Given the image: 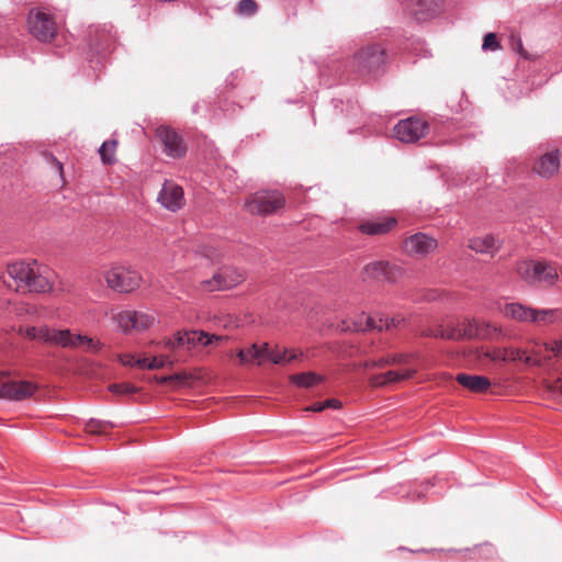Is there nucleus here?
I'll return each instance as SVG.
<instances>
[{
  "label": "nucleus",
  "instance_id": "1",
  "mask_svg": "<svg viewBox=\"0 0 562 562\" xmlns=\"http://www.w3.org/2000/svg\"><path fill=\"white\" fill-rule=\"evenodd\" d=\"M50 271L36 260L15 261L8 265L3 282L20 293H47L53 290Z\"/></svg>",
  "mask_w": 562,
  "mask_h": 562
},
{
  "label": "nucleus",
  "instance_id": "2",
  "mask_svg": "<svg viewBox=\"0 0 562 562\" xmlns=\"http://www.w3.org/2000/svg\"><path fill=\"white\" fill-rule=\"evenodd\" d=\"M502 313L509 319L537 327H547L562 319V311L559 308H535L521 303H507Z\"/></svg>",
  "mask_w": 562,
  "mask_h": 562
},
{
  "label": "nucleus",
  "instance_id": "3",
  "mask_svg": "<svg viewBox=\"0 0 562 562\" xmlns=\"http://www.w3.org/2000/svg\"><path fill=\"white\" fill-rule=\"evenodd\" d=\"M226 339L224 336L209 335L202 330L178 331L175 339L164 340V347L170 350L183 349L192 351L198 347H206Z\"/></svg>",
  "mask_w": 562,
  "mask_h": 562
},
{
  "label": "nucleus",
  "instance_id": "4",
  "mask_svg": "<svg viewBox=\"0 0 562 562\" xmlns=\"http://www.w3.org/2000/svg\"><path fill=\"white\" fill-rule=\"evenodd\" d=\"M517 274L530 284L543 283L552 285L558 279V271L551 263L525 260L516 266Z\"/></svg>",
  "mask_w": 562,
  "mask_h": 562
},
{
  "label": "nucleus",
  "instance_id": "5",
  "mask_svg": "<svg viewBox=\"0 0 562 562\" xmlns=\"http://www.w3.org/2000/svg\"><path fill=\"white\" fill-rule=\"evenodd\" d=\"M285 205L284 196L278 191H259L245 201L246 210L254 215H270Z\"/></svg>",
  "mask_w": 562,
  "mask_h": 562
},
{
  "label": "nucleus",
  "instance_id": "6",
  "mask_svg": "<svg viewBox=\"0 0 562 562\" xmlns=\"http://www.w3.org/2000/svg\"><path fill=\"white\" fill-rule=\"evenodd\" d=\"M104 279L110 289L119 293H128L140 285V276L130 268L113 266L104 272Z\"/></svg>",
  "mask_w": 562,
  "mask_h": 562
},
{
  "label": "nucleus",
  "instance_id": "7",
  "mask_svg": "<svg viewBox=\"0 0 562 562\" xmlns=\"http://www.w3.org/2000/svg\"><path fill=\"white\" fill-rule=\"evenodd\" d=\"M385 63V49L380 45H367L353 56L352 66L359 74L371 75Z\"/></svg>",
  "mask_w": 562,
  "mask_h": 562
},
{
  "label": "nucleus",
  "instance_id": "8",
  "mask_svg": "<svg viewBox=\"0 0 562 562\" xmlns=\"http://www.w3.org/2000/svg\"><path fill=\"white\" fill-rule=\"evenodd\" d=\"M244 271L233 267H223L218 269L211 279L200 283V289L205 292L227 290L245 281Z\"/></svg>",
  "mask_w": 562,
  "mask_h": 562
},
{
  "label": "nucleus",
  "instance_id": "9",
  "mask_svg": "<svg viewBox=\"0 0 562 562\" xmlns=\"http://www.w3.org/2000/svg\"><path fill=\"white\" fill-rule=\"evenodd\" d=\"M30 33L41 42H50L57 35V26L52 16L42 11H31L27 19Z\"/></svg>",
  "mask_w": 562,
  "mask_h": 562
},
{
  "label": "nucleus",
  "instance_id": "10",
  "mask_svg": "<svg viewBox=\"0 0 562 562\" xmlns=\"http://www.w3.org/2000/svg\"><path fill=\"white\" fill-rule=\"evenodd\" d=\"M428 133V123L417 117L400 121L394 127V136L402 143H415Z\"/></svg>",
  "mask_w": 562,
  "mask_h": 562
},
{
  "label": "nucleus",
  "instance_id": "11",
  "mask_svg": "<svg viewBox=\"0 0 562 562\" xmlns=\"http://www.w3.org/2000/svg\"><path fill=\"white\" fill-rule=\"evenodd\" d=\"M438 248V241L434 237L424 234L416 233L408 236L403 241V250L408 256L424 258Z\"/></svg>",
  "mask_w": 562,
  "mask_h": 562
},
{
  "label": "nucleus",
  "instance_id": "12",
  "mask_svg": "<svg viewBox=\"0 0 562 562\" xmlns=\"http://www.w3.org/2000/svg\"><path fill=\"white\" fill-rule=\"evenodd\" d=\"M462 325L464 339H492L502 333L501 327L496 324L477 318H464Z\"/></svg>",
  "mask_w": 562,
  "mask_h": 562
},
{
  "label": "nucleus",
  "instance_id": "13",
  "mask_svg": "<svg viewBox=\"0 0 562 562\" xmlns=\"http://www.w3.org/2000/svg\"><path fill=\"white\" fill-rule=\"evenodd\" d=\"M442 9V0H408L406 10L418 22L436 18Z\"/></svg>",
  "mask_w": 562,
  "mask_h": 562
},
{
  "label": "nucleus",
  "instance_id": "14",
  "mask_svg": "<svg viewBox=\"0 0 562 562\" xmlns=\"http://www.w3.org/2000/svg\"><path fill=\"white\" fill-rule=\"evenodd\" d=\"M37 391V385L29 381H7L0 385V398L9 401H23L30 398Z\"/></svg>",
  "mask_w": 562,
  "mask_h": 562
},
{
  "label": "nucleus",
  "instance_id": "15",
  "mask_svg": "<svg viewBox=\"0 0 562 562\" xmlns=\"http://www.w3.org/2000/svg\"><path fill=\"white\" fill-rule=\"evenodd\" d=\"M401 274V269L387 261H374L368 263L362 271L363 280H376L394 282Z\"/></svg>",
  "mask_w": 562,
  "mask_h": 562
},
{
  "label": "nucleus",
  "instance_id": "16",
  "mask_svg": "<svg viewBox=\"0 0 562 562\" xmlns=\"http://www.w3.org/2000/svg\"><path fill=\"white\" fill-rule=\"evenodd\" d=\"M157 137L164 144L165 153L172 158H181L187 153V147L183 144L180 135L170 127L160 126L157 128Z\"/></svg>",
  "mask_w": 562,
  "mask_h": 562
},
{
  "label": "nucleus",
  "instance_id": "17",
  "mask_svg": "<svg viewBox=\"0 0 562 562\" xmlns=\"http://www.w3.org/2000/svg\"><path fill=\"white\" fill-rule=\"evenodd\" d=\"M417 373L415 368H406L402 370H389L383 373L372 374L368 382L371 387H386L414 378Z\"/></svg>",
  "mask_w": 562,
  "mask_h": 562
},
{
  "label": "nucleus",
  "instance_id": "18",
  "mask_svg": "<svg viewBox=\"0 0 562 562\" xmlns=\"http://www.w3.org/2000/svg\"><path fill=\"white\" fill-rule=\"evenodd\" d=\"M158 202L171 212L181 210L186 202L182 188L173 181H165L158 195Z\"/></svg>",
  "mask_w": 562,
  "mask_h": 562
},
{
  "label": "nucleus",
  "instance_id": "19",
  "mask_svg": "<svg viewBox=\"0 0 562 562\" xmlns=\"http://www.w3.org/2000/svg\"><path fill=\"white\" fill-rule=\"evenodd\" d=\"M560 169V154L553 149L540 155L532 164V170L540 177L550 179L554 177Z\"/></svg>",
  "mask_w": 562,
  "mask_h": 562
},
{
  "label": "nucleus",
  "instance_id": "20",
  "mask_svg": "<svg viewBox=\"0 0 562 562\" xmlns=\"http://www.w3.org/2000/svg\"><path fill=\"white\" fill-rule=\"evenodd\" d=\"M42 335V342L63 348H70L75 345V335L69 329H55L48 326Z\"/></svg>",
  "mask_w": 562,
  "mask_h": 562
},
{
  "label": "nucleus",
  "instance_id": "21",
  "mask_svg": "<svg viewBox=\"0 0 562 562\" xmlns=\"http://www.w3.org/2000/svg\"><path fill=\"white\" fill-rule=\"evenodd\" d=\"M469 248L480 254H494L501 247V240L492 235L475 236L469 240Z\"/></svg>",
  "mask_w": 562,
  "mask_h": 562
},
{
  "label": "nucleus",
  "instance_id": "22",
  "mask_svg": "<svg viewBox=\"0 0 562 562\" xmlns=\"http://www.w3.org/2000/svg\"><path fill=\"white\" fill-rule=\"evenodd\" d=\"M457 382L473 393H484L491 386V381L482 375H470L459 373L456 376Z\"/></svg>",
  "mask_w": 562,
  "mask_h": 562
},
{
  "label": "nucleus",
  "instance_id": "23",
  "mask_svg": "<svg viewBox=\"0 0 562 562\" xmlns=\"http://www.w3.org/2000/svg\"><path fill=\"white\" fill-rule=\"evenodd\" d=\"M396 225L395 218L366 221L359 225L361 233L367 235H383Z\"/></svg>",
  "mask_w": 562,
  "mask_h": 562
},
{
  "label": "nucleus",
  "instance_id": "24",
  "mask_svg": "<svg viewBox=\"0 0 562 562\" xmlns=\"http://www.w3.org/2000/svg\"><path fill=\"white\" fill-rule=\"evenodd\" d=\"M524 350H527L524 356V363L527 366L543 367L547 360L550 359V356L543 353V344L538 341H530Z\"/></svg>",
  "mask_w": 562,
  "mask_h": 562
},
{
  "label": "nucleus",
  "instance_id": "25",
  "mask_svg": "<svg viewBox=\"0 0 562 562\" xmlns=\"http://www.w3.org/2000/svg\"><path fill=\"white\" fill-rule=\"evenodd\" d=\"M302 356H303L302 351H299L295 349L280 348L279 346H274L272 363L286 364L294 360L300 359Z\"/></svg>",
  "mask_w": 562,
  "mask_h": 562
},
{
  "label": "nucleus",
  "instance_id": "26",
  "mask_svg": "<svg viewBox=\"0 0 562 562\" xmlns=\"http://www.w3.org/2000/svg\"><path fill=\"white\" fill-rule=\"evenodd\" d=\"M72 349H82L86 352L97 353L101 350L102 344L91 337L75 335Z\"/></svg>",
  "mask_w": 562,
  "mask_h": 562
},
{
  "label": "nucleus",
  "instance_id": "27",
  "mask_svg": "<svg viewBox=\"0 0 562 562\" xmlns=\"http://www.w3.org/2000/svg\"><path fill=\"white\" fill-rule=\"evenodd\" d=\"M292 383L300 387H311L323 381V378L314 372H305L290 375Z\"/></svg>",
  "mask_w": 562,
  "mask_h": 562
},
{
  "label": "nucleus",
  "instance_id": "28",
  "mask_svg": "<svg viewBox=\"0 0 562 562\" xmlns=\"http://www.w3.org/2000/svg\"><path fill=\"white\" fill-rule=\"evenodd\" d=\"M352 329L356 331H366L371 329H378L381 331L383 330V326L378 325V318L362 314L357 318V321H355Z\"/></svg>",
  "mask_w": 562,
  "mask_h": 562
},
{
  "label": "nucleus",
  "instance_id": "29",
  "mask_svg": "<svg viewBox=\"0 0 562 562\" xmlns=\"http://www.w3.org/2000/svg\"><path fill=\"white\" fill-rule=\"evenodd\" d=\"M237 358L241 366L257 364L258 358V344H252L248 348H243L237 351Z\"/></svg>",
  "mask_w": 562,
  "mask_h": 562
},
{
  "label": "nucleus",
  "instance_id": "30",
  "mask_svg": "<svg viewBox=\"0 0 562 562\" xmlns=\"http://www.w3.org/2000/svg\"><path fill=\"white\" fill-rule=\"evenodd\" d=\"M116 148L117 142L115 139H110L102 144V146L99 149V153L104 164L111 165L115 161Z\"/></svg>",
  "mask_w": 562,
  "mask_h": 562
},
{
  "label": "nucleus",
  "instance_id": "31",
  "mask_svg": "<svg viewBox=\"0 0 562 562\" xmlns=\"http://www.w3.org/2000/svg\"><path fill=\"white\" fill-rule=\"evenodd\" d=\"M445 334H439V338L448 339V340H459L464 339L462 331L463 325L462 322L454 324L453 322H447L445 324Z\"/></svg>",
  "mask_w": 562,
  "mask_h": 562
},
{
  "label": "nucleus",
  "instance_id": "32",
  "mask_svg": "<svg viewBox=\"0 0 562 562\" xmlns=\"http://www.w3.org/2000/svg\"><path fill=\"white\" fill-rule=\"evenodd\" d=\"M134 317H136V311H123L117 314L116 319L120 327L124 331H128L135 327Z\"/></svg>",
  "mask_w": 562,
  "mask_h": 562
},
{
  "label": "nucleus",
  "instance_id": "33",
  "mask_svg": "<svg viewBox=\"0 0 562 562\" xmlns=\"http://www.w3.org/2000/svg\"><path fill=\"white\" fill-rule=\"evenodd\" d=\"M154 316L136 312V317H134L135 327L136 330H145L149 328L154 324Z\"/></svg>",
  "mask_w": 562,
  "mask_h": 562
},
{
  "label": "nucleus",
  "instance_id": "34",
  "mask_svg": "<svg viewBox=\"0 0 562 562\" xmlns=\"http://www.w3.org/2000/svg\"><path fill=\"white\" fill-rule=\"evenodd\" d=\"M527 350L520 348H505L503 349L502 361H522Z\"/></svg>",
  "mask_w": 562,
  "mask_h": 562
},
{
  "label": "nucleus",
  "instance_id": "35",
  "mask_svg": "<svg viewBox=\"0 0 562 562\" xmlns=\"http://www.w3.org/2000/svg\"><path fill=\"white\" fill-rule=\"evenodd\" d=\"M110 427H113L111 423L90 419L86 424V431L90 434H102Z\"/></svg>",
  "mask_w": 562,
  "mask_h": 562
},
{
  "label": "nucleus",
  "instance_id": "36",
  "mask_svg": "<svg viewBox=\"0 0 562 562\" xmlns=\"http://www.w3.org/2000/svg\"><path fill=\"white\" fill-rule=\"evenodd\" d=\"M405 322V318L401 315H396L393 317H379L378 325H382L383 329H392L400 327Z\"/></svg>",
  "mask_w": 562,
  "mask_h": 562
},
{
  "label": "nucleus",
  "instance_id": "37",
  "mask_svg": "<svg viewBox=\"0 0 562 562\" xmlns=\"http://www.w3.org/2000/svg\"><path fill=\"white\" fill-rule=\"evenodd\" d=\"M274 347L271 348L268 342H263L262 345H258V358L257 366H261L263 361L269 360L272 362Z\"/></svg>",
  "mask_w": 562,
  "mask_h": 562
},
{
  "label": "nucleus",
  "instance_id": "38",
  "mask_svg": "<svg viewBox=\"0 0 562 562\" xmlns=\"http://www.w3.org/2000/svg\"><path fill=\"white\" fill-rule=\"evenodd\" d=\"M45 327L46 326H40V327L32 326V327H27L25 329L20 327L19 334L25 335V337H27L30 339L42 341V335H44L43 333L45 330Z\"/></svg>",
  "mask_w": 562,
  "mask_h": 562
},
{
  "label": "nucleus",
  "instance_id": "39",
  "mask_svg": "<svg viewBox=\"0 0 562 562\" xmlns=\"http://www.w3.org/2000/svg\"><path fill=\"white\" fill-rule=\"evenodd\" d=\"M416 358L417 353L397 352L391 355L392 364L408 366Z\"/></svg>",
  "mask_w": 562,
  "mask_h": 562
},
{
  "label": "nucleus",
  "instance_id": "40",
  "mask_svg": "<svg viewBox=\"0 0 562 562\" xmlns=\"http://www.w3.org/2000/svg\"><path fill=\"white\" fill-rule=\"evenodd\" d=\"M257 10L258 4L255 0H241L238 4V13L243 15H252Z\"/></svg>",
  "mask_w": 562,
  "mask_h": 562
},
{
  "label": "nucleus",
  "instance_id": "41",
  "mask_svg": "<svg viewBox=\"0 0 562 562\" xmlns=\"http://www.w3.org/2000/svg\"><path fill=\"white\" fill-rule=\"evenodd\" d=\"M110 392L113 394H131L136 392V387L130 383H115L109 386Z\"/></svg>",
  "mask_w": 562,
  "mask_h": 562
},
{
  "label": "nucleus",
  "instance_id": "42",
  "mask_svg": "<svg viewBox=\"0 0 562 562\" xmlns=\"http://www.w3.org/2000/svg\"><path fill=\"white\" fill-rule=\"evenodd\" d=\"M482 47L485 50H496V49H499L501 45H499V43L497 41L496 34L495 33H487L484 36V41H483Z\"/></svg>",
  "mask_w": 562,
  "mask_h": 562
},
{
  "label": "nucleus",
  "instance_id": "43",
  "mask_svg": "<svg viewBox=\"0 0 562 562\" xmlns=\"http://www.w3.org/2000/svg\"><path fill=\"white\" fill-rule=\"evenodd\" d=\"M167 363L172 364L173 361L169 360L168 356L154 357L147 364V369L155 370L164 368Z\"/></svg>",
  "mask_w": 562,
  "mask_h": 562
},
{
  "label": "nucleus",
  "instance_id": "44",
  "mask_svg": "<svg viewBox=\"0 0 562 562\" xmlns=\"http://www.w3.org/2000/svg\"><path fill=\"white\" fill-rule=\"evenodd\" d=\"M192 375L187 372H179L172 374V384L177 386H189L191 385Z\"/></svg>",
  "mask_w": 562,
  "mask_h": 562
},
{
  "label": "nucleus",
  "instance_id": "45",
  "mask_svg": "<svg viewBox=\"0 0 562 562\" xmlns=\"http://www.w3.org/2000/svg\"><path fill=\"white\" fill-rule=\"evenodd\" d=\"M512 42H513V48L520 55L522 56L525 59H529L530 56L529 54L527 53V50L524 48L522 46V42L520 40V37L516 36V35H512L510 37Z\"/></svg>",
  "mask_w": 562,
  "mask_h": 562
},
{
  "label": "nucleus",
  "instance_id": "46",
  "mask_svg": "<svg viewBox=\"0 0 562 562\" xmlns=\"http://www.w3.org/2000/svg\"><path fill=\"white\" fill-rule=\"evenodd\" d=\"M544 350L552 352L555 357L562 358V340H554L552 344H543Z\"/></svg>",
  "mask_w": 562,
  "mask_h": 562
},
{
  "label": "nucleus",
  "instance_id": "47",
  "mask_svg": "<svg viewBox=\"0 0 562 562\" xmlns=\"http://www.w3.org/2000/svg\"><path fill=\"white\" fill-rule=\"evenodd\" d=\"M483 356L485 358L491 359L492 361L502 360L503 350H501V349L486 350L483 352Z\"/></svg>",
  "mask_w": 562,
  "mask_h": 562
},
{
  "label": "nucleus",
  "instance_id": "48",
  "mask_svg": "<svg viewBox=\"0 0 562 562\" xmlns=\"http://www.w3.org/2000/svg\"><path fill=\"white\" fill-rule=\"evenodd\" d=\"M376 369H382L389 366H392L391 361V355L380 357L379 359H375Z\"/></svg>",
  "mask_w": 562,
  "mask_h": 562
},
{
  "label": "nucleus",
  "instance_id": "49",
  "mask_svg": "<svg viewBox=\"0 0 562 562\" xmlns=\"http://www.w3.org/2000/svg\"><path fill=\"white\" fill-rule=\"evenodd\" d=\"M202 255L212 261H215L218 257L217 251L215 249H213L212 247H204Z\"/></svg>",
  "mask_w": 562,
  "mask_h": 562
},
{
  "label": "nucleus",
  "instance_id": "50",
  "mask_svg": "<svg viewBox=\"0 0 562 562\" xmlns=\"http://www.w3.org/2000/svg\"><path fill=\"white\" fill-rule=\"evenodd\" d=\"M119 359L123 366H135V359L133 355H121Z\"/></svg>",
  "mask_w": 562,
  "mask_h": 562
},
{
  "label": "nucleus",
  "instance_id": "51",
  "mask_svg": "<svg viewBox=\"0 0 562 562\" xmlns=\"http://www.w3.org/2000/svg\"><path fill=\"white\" fill-rule=\"evenodd\" d=\"M46 157H47V160H48L49 162H52V164L56 167V169H57V171L59 172V175H60V176H63V171H64L63 164H61L60 161H58V160H57L53 155H50V154H49V155H46Z\"/></svg>",
  "mask_w": 562,
  "mask_h": 562
},
{
  "label": "nucleus",
  "instance_id": "52",
  "mask_svg": "<svg viewBox=\"0 0 562 562\" xmlns=\"http://www.w3.org/2000/svg\"><path fill=\"white\" fill-rule=\"evenodd\" d=\"M548 389L552 392H560L562 393V376L559 378L557 381L548 385Z\"/></svg>",
  "mask_w": 562,
  "mask_h": 562
},
{
  "label": "nucleus",
  "instance_id": "53",
  "mask_svg": "<svg viewBox=\"0 0 562 562\" xmlns=\"http://www.w3.org/2000/svg\"><path fill=\"white\" fill-rule=\"evenodd\" d=\"M325 408H339L341 406V403L337 400H326L324 401Z\"/></svg>",
  "mask_w": 562,
  "mask_h": 562
},
{
  "label": "nucleus",
  "instance_id": "54",
  "mask_svg": "<svg viewBox=\"0 0 562 562\" xmlns=\"http://www.w3.org/2000/svg\"><path fill=\"white\" fill-rule=\"evenodd\" d=\"M420 336L423 337H435V338H439V334H436L435 330L432 328H426V329H423L419 334Z\"/></svg>",
  "mask_w": 562,
  "mask_h": 562
},
{
  "label": "nucleus",
  "instance_id": "55",
  "mask_svg": "<svg viewBox=\"0 0 562 562\" xmlns=\"http://www.w3.org/2000/svg\"><path fill=\"white\" fill-rule=\"evenodd\" d=\"M324 409H325L324 402L315 403L306 408V411H311V412H323Z\"/></svg>",
  "mask_w": 562,
  "mask_h": 562
},
{
  "label": "nucleus",
  "instance_id": "56",
  "mask_svg": "<svg viewBox=\"0 0 562 562\" xmlns=\"http://www.w3.org/2000/svg\"><path fill=\"white\" fill-rule=\"evenodd\" d=\"M361 367L364 368V369H376L375 359L363 361L361 363Z\"/></svg>",
  "mask_w": 562,
  "mask_h": 562
},
{
  "label": "nucleus",
  "instance_id": "57",
  "mask_svg": "<svg viewBox=\"0 0 562 562\" xmlns=\"http://www.w3.org/2000/svg\"><path fill=\"white\" fill-rule=\"evenodd\" d=\"M150 360H148L147 358H139L137 360H135V366H137L138 368H147V364Z\"/></svg>",
  "mask_w": 562,
  "mask_h": 562
},
{
  "label": "nucleus",
  "instance_id": "58",
  "mask_svg": "<svg viewBox=\"0 0 562 562\" xmlns=\"http://www.w3.org/2000/svg\"><path fill=\"white\" fill-rule=\"evenodd\" d=\"M158 381L161 384H172V375L161 376Z\"/></svg>",
  "mask_w": 562,
  "mask_h": 562
},
{
  "label": "nucleus",
  "instance_id": "59",
  "mask_svg": "<svg viewBox=\"0 0 562 562\" xmlns=\"http://www.w3.org/2000/svg\"><path fill=\"white\" fill-rule=\"evenodd\" d=\"M434 330L436 334H445L446 333L445 324L438 325Z\"/></svg>",
  "mask_w": 562,
  "mask_h": 562
},
{
  "label": "nucleus",
  "instance_id": "60",
  "mask_svg": "<svg viewBox=\"0 0 562 562\" xmlns=\"http://www.w3.org/2000/svg\"><path fill=\"white\" fill-rule=\"evenodd\" d=\"M350 327H344L342 330H350Z\"/></svg>",
  "mask_w": 562,
  "mask_h": 562
}]
</instances>
